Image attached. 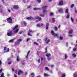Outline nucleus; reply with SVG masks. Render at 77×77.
<instances>
[{"label":"nucleus","instance_id":"nucleus-55","mask_svg":"<svg viewBox=\"0 0 77 77\" xmlns=\"http://www.w3.org/2000/svg\"><path fill=\"white\" fill-rule=\"evenodd\" d=\"M48 60H50L51 59V58L50 57H48Z\"/></svg>","mask_w":77,"mask_h":77},{"label":"nucleus","instance_id":"nucleus-42","mask_svg":"<svg viewBox=\"0 0 77 77\" xmlns=\"http://www.w3.org/2000/svg\"><path fill=\"white\" fill-rule=\"evenodd\" d=\"M37 1L38 3H41V0H37Z\"/></svg>","mask_w":77,"mask_h":77},{"label":"nucleus","instance_id":"nucleus-7","mask_svg":"<svg viewBox=\"0 0 77 77\" xmlns=\"http://www.w3.org/2000/svg\"><path fill=\"white\" fill-rule=\"evenodd\" d=\"M59 5L60 6H63V0H61L59 2Z\"/></svg>","mask_w":77,"mask_h":77},{"label":"nucleus","instance_id":"nucleus-2","mask_svg":"<svg viewBox=\"0 0 77 77\" xmlns=\"http://www.w3.org/2000/svg\"><path fill=\"white\" fill-rule=\"evenodd\" d=\"M51 33L52 34V35L54 36V37H57L58 38H59V35L58 34H56L54 33V31H51Z\"/></svg>","mask_w":77,"mask_h":77},{"label":"nucleus","instance_id":"nucleus-34","mask_svg":"<svg viewBox=\"0 0 77 77\" xmlns=\"http://www.w3.org/2000/svg\"><path fill=\"white\" fill-rule=\"evenodd\" d=\"M17 60L18 62V61H20V59H19V57L18 56L17 57Z\"/></svg>","mask_w":77,"mask_h":77},{"label":"nucleus","instance_id":"nucleus-58","mask_svg":"<svg viewBox=\"0 0 77 77\" xmlns=\"http://www.w3.org/2000/svg\"><path fill=\"white\" fill-rule=\"evenodd\" d=\"M38 63H40V59H39L38 60Z\"/></svg>","mask_w":77,"mask_h":77},{"label":"nucleus","instance_id":"nucleus-3","mask_svg":"<svg viewBox=\"0 0 77 77\" xmlns=\"http://www.w3.org/2000/svg\"><path fill=\"white\" fill-rule=\"evenodd\" d=\"M7 35L9 36H13V35L12 34V31L10 30H8L7 32Z\"/></svg>","mask_w":77,"mask_h":77},{"label":"nucleus","instance_id":"nucleus-16","mask_svg":"<svg viewBox=\"0 0 77 77\" xmlns=\"http://www.w3.org/2000/svg\"><path fill=\"white\" fill-rule=\"evenodd\" d=\"M73 77H77V72H75L73 75Z\"/></svg>","mask_w":77,"mask_h":77},{"label":"nucleus","instance_id":"nucleus-48","mask_svg":"<svg viewBox=\"0 0 77 77\" xmlns=\"http://www.w3.org/2000/svg\"><path fill=\"white\" fill-rule=\"evenodd\" d=\"M74 6V4H72L71 5V8H73Z\"/></svg>","mask_w":77,"mask_h":77},{"label":"nucleus","instance_id":"nucleus-33","mask_svg":"<svg viewBox=\"0 0 77 77\" xmlns=\"http://www.w3.org/2000/svg\"><path fill=\"white\" fill-rule=\"evenodd\" d=\"M36 27H38L40 28L41 27V25L39 24H38L36 26Z\"/></svg>","mask_w":77,"mask_h":77},{"label":"nucleus","instance_id":"nucleus-31","mask_svg":"<svg viewBox=\"0 0 77 77\" xmlns=\"http://www.w3.org/2000/svg\"><path fill=\"white\" fill-rule=\"evenodd\" d=\"M34 10H40V8H34Z\"/></svg>","mask_w":77,"mask_h":77},{"label":"nucleus","instance_id":"nucleus-4","mask_svg":"<svg viewBox=\"0 0 77 77\" xmlns=\"http://www.w3.org/2000/svg\"><path fill=\"white\" fill-rule=\"evenodd\" d=\"M44 41L45 42H46V44H48V42H50V39H48V38L47 37H46L44 39Z\"/></svg>","mask_w":77,"mask_h":77},{"label":"nucleus","instance_id":"nucleus-8","mask_svg":"<svg viewBox=\"0 0 77 77\" xmlns=\"http://www.w3.org/2000/svg\"><path fill=\"white\" fill-rule=\"evenodd\" d=\"M23 73H24V72H23V71H22L21 70H19V71L18 72V75H21V74H23Z\"/></svg>","mask_w":77,"mask_h":77},{"label":"nucleus","instance_id":"nucleus-24","mask_svg":"<svg viewBox=\"0 0 77 77\" xmlns=\"http://www.w3.org/2000/svg\"><path fill=\"white\" fill-rule=\"evenodd\" d=\"M23 23L25 26H27V23H26V21H23Z\"/></svg>","mask_w":77,"mask_h":77},{"label":"nucleus","instance_id":"nucleus-27","mask_svg":"<svg viewBox=\"0 0 77 77\" xmlns=\"http://www.w3.org/2000/svg\"><path fill=\"white\" fill-rule=\"evenodd\" d=\"M8 52H9V48L7 49L5 53H8Z\"/></svg>","mask_w":77,"mask_h":77},{"label":"nucleus","instance_id":"nucleus-28","mask_svg":"<svg viewBox=\"0 0 77 77\" xmlns=\"http://www.w3.org/2000/svg\"><path fill=\"white\" fill-rule=\"evenodd\" d=\"M71 20L72 22V23H74V19L72 18V17H71Z\"/></svg>","mask_w":77,"mask_h":77},{"label":"nucleus","instance_id":"nucleus-14","mask_svg":"<svg viewBox=\"0 0 77 77\" xmlns=\"http://www.w3.org/2000/svg\"><path fill=\"white\" fill-rule=\"evenodd\" d=\"M44 76L45 77H49L50 76V75L48 74H47L45 73H44Z\"/></svg>","mask_w":77,"mask_h":77},{"label":"nucleus","instance_id":"nucleus-46","mask_svg":"<svg viewBox=\"0 0 77 77\" xmlns=\"http://www.w3.org/2000/svg\"><path fill=\"white\" fill-rule=\"evenodd\" d=\"M30 38H27V39L26 40V42H28V41H29V40H30Z\"/></svg>","mask_w":77,"mask_h":77},{"label":"nucleus","instance_id":"nucleus-23","mask_svg":"<svg viewBox=\"0 0 77 77\" xmlns=\"http://www.w3.org/2000/svg\"><path fill=\"white\" fill-rule=\"evenodd\" d=\"M34 45H39V44H38V42H34Z\"/></svg>","mask_w":77,"mask_h":77},{"label":"nucleus","instance_id":"nucleus-22","mask_svg":"<svg viewBox=\"0 0 77 77\" xmlns=\"http://www.w3.org/2000/svg\"><path fill=\"white\" fill-rule=\"evenodd\" d=\"M21 41H22V40L21 39H19L17 40V42H21Z\"/></svg>","mask_w":77,"mask_h":77},{"label":"nucleus","instance_id":"nucleus-13","mask_svg":"<svg viewBox=\"0 0 77 77\" xmlns=\"http://www.w3.org/2000/svg\"><path fill=\"white\" fill-rule=\"evenodd\" d=\"M59 12L62 13L63 12V9L62 8H60L58 10Z\"/></svg>","mask_w":77,"mask_h":77},{"label":"nucleus","instance_id":"nucleus-5","mask_svg":"<svg viewBox=\"0 0 77 77\" xmlns=\"http://www.w3.org/2000/svg\"><path fill=\"white\" fill-rule=\"evenodd\" d=\"M7 21L9 23H11L12 22V20L11 17H9L7 19Z\"/></svg>","mask_w":77,"mask_h":77},{"label":"nucleus","instance_id":"nucleus-50","mask_svg":"<svg viewBox=\"0 0 77 77\" xmlns=\"http://www.w3.org/2000/svg\"><path fill=\"white\" fill-rule=\"evenodd\" d=\"M60 40H62L63 39V37H60Z\"/></svg>","mask_w":77,"mask_h":77},{"label":"nucleus","instance_id":"nucleus-21","mask_svg":"<svg viewBox=\"0 0 77 77\" xmlns=\"http://www.w3.org/2000/svg\"><path fill=\"white\" fill-rule=\"evenodd\" d=\"M15 38H14L13 39H12L11 40H10L9 41V42H13L14 41V40H15Z\"/></svg>","mask_w":77,"mask_h":77},{"label":"nucleus","instance_id":"nucleus-6","mask_svg":"<svg viewBox=\"0 0 77 77\" xmlns=\"http://www.w3.org/2000/svg\"><path fill=\"white\" fill-rule=\"evenodd\" d=\"M29 32H28V34L29 35V36H32V35H31L30 34V33L29 32H30L31 33H32V32H34V30H32L31 29H29Z\"/></svg>","mask_w":77,"mask_h":77},{"label":"nucleus","instance_id":"nucleus-45","mask_svg":"<svg viewBox=\"0 0 77 77\" xmlns=\"http://www.w3.org/2000/svg\"><path fill=\"white\" fill-rule=\"evenodd\" d=\"M49 26V23H47L46 24V26Z\"/></svg>","mask_w":77,"mask_h":77},{"label":"nucleus","instance_id":"nucleus-18","mask_svg":"<svg viewBox=\"0 0 77 77\" xmlns=\"http://www.w3.org/2000/svg\"><path fill=\"white\" fill-rule=\"evenodd\" d=\"M47 6H45L42 7V9L45 10L47 8Z\"/></svg>","mask_w":77,"mask_h":77},{"label":"nucleus","instance_id":"nucleus-41","mask_svg":"<svg viewBox=\"0 0 77 77\" xmlns=\"http://www.w3.org/2000/svg\"><path fill=\"white\" fill-rule=\"evenodd\" d=\"M45 50L46 51L45 52V53H47V48H45Z\"/></svg>","mask_w":77,"mask_h":77},{"label":"nucleus","instance_id":"nucleus-26","mask_svg":"<svg viewBox=\"0 0 77 77\" xmlns=\"http://www.w3.org/2000/svg\"><path fill=\"white\" fill-rule=\"evenodd\" d=\"M65 12L66 14H68V9H66L65 11Z\"/></svg>","mask_w":77,"mask_h":77},{"label":"nucleus","instance_id":"nucleus-35","mask_svg":"<svg viewBox=\"0 0 77 77\" xmlns=\"http://www.w3.org/2000/svg\"><path fill=\"white\" fill-rule=\"evenodd\" d=\"M4 73H2V74H1V76H0V77H5V76H4Z\"/></svg>","mask_w":77,"mask_h":77},{"label":"nucleus","instance_id":"nucleus-10","mask_svg":"<svg viewBox=\"0 0 77 77\" xmlns=\"http://www.w3.org/2000/svg\"><path fill=\"white\" fill-rule=\"evenodd\" d=\"M18 5H15L13 7V8L15 9H18Z\"/></svg>","mask_w":77,"mask_h":77},{"label":"nucleus","instance_id":"nucleus-59","mask_svg":"<svg viewBox=\"0 0 77 77\" xmlns=\"http://www.w3.org/2000/svg\"><path fill=\"white\" fill-rule=\"evenodd\" d=\"M44 59V57H42L41 58V60H43V59Z\"/></svg>","mask_w":77,"mask_h":77},{"label":"nucleus","instance_id":"nucleus-17","mask_svg":"<svg viewBox=\"0 0 77 77\" xmlns=\"http://www.w3.org/2000/svg\"><path fill=\"white\" fill-rule=\"evenodd\" d=\"M72 56H73V57H75L77 56V55H76V54H75L73 53L72 54Z\"/></svg>","mask_w":77,"mask_h":77},{"label":"nucleus","instance_id":"nucleus-47","mask_svg":"<svg viewBox=\"0 0 77 77\" xmlns=\"http://www.w3.org/2000/svg\"><path fill=\"white\" fill-rule=\"evenodd\" d=\"M65 59H67L68 58V56L67 55V54H66L65 55Z\"/></svg>","mask_w":77,"mask_h":77},{"label":"nucleus","instance_id":"nucleus-57","mask_svg":"<svg viewBox=\"0 0 77 77\" xmlns=\"http://www.w3.org/2000/svg\"><path fill=\"white\" fill-rule=\"evenodd\" d=\"M69 37H72V35H69Z\"/></svg>","mask_w":77,"mask_h":77},{"label":"nucleus","instance_id":"nucleus-53","mask_svg":"<svg viewBox=\"0 0 77 77\" xmlns=\"http://www.w3.org/2000/svg\"><path fill=\"white\" fill-rule=\"evenodd\" d=\"M23 31H20L19 32V34H22L23 33Z\"/></svg>","mask_w":77,"mask_h":77},{"label":"nucleus","instance_id":"nucleus-39","mask_svg":"<svg viewBox=\"0 0 77 77\" xmlns=\"http://www.w3.org/2000/svg\"><path fill=\"white\" fill-rule=\"evenodd\" d=\"M73 51H77V50L76 49V48H73Z\"/></svg>","mask_w":77,"mask_h":77},{"label":"nucleus","instance_id":"nucleus-12","mask_svg":"<svg viewBox=\"0 0 77 77\" xmlns=\"http://www.w3.org/2000/svg\"><path fill=\"white\" fill-rule=\"evenodd\" d=\"M69 34L70 35L72 34L73 33V29H70L69 31Z\"/></svg>","mask_w":77,"mask_h":77},{"label":"nucleus","instance_id":"nucleus-63","mask_svg":"<svg viewBox=\"0 0 77 77\" xmlns=\"http://www.w3.org/2000/svg\"><path fill=\"white\" fill-rule=\"evenodd\" d=\"M75 47H76V48H77V44H76L75 45Z\"/></svg>","mask_w":77,"mask_h":77},{"label":"nucleus","instance_id":"nucleus-43","mask_svg":"<svg viewBox=\"0 0 77 77\" xmlns=\"http://www.w3.org/2000/svg\"><path fill=\"white\" fill-rule=\"evenodd\" d=\"M40 17H44V15L42 14H40Z\"/></svg>","mask_w":77,"mask_h":77},{"label":"nucleus","instance_id":"nucleus-1","mask_svg":"<svg viewBox=\"0 0 77 77\" xmlns=\"http://www.w3.org/2000/svg\"><path fill=\"white\" fill-rule=\"evenodd\" d=\"M18 27V25H17L13 28V29L14 30V33H17L18 32L19 29H17Z\"/></svg>","mask_w":77,"mask_h":77},{"label":"nucleus","instance_id":"nucleus-44","mask_svg":"<svg viewBox=\"0 0 77 77\" xmlns=\"http://www.w3.org/2000/svg\"><path fill=\"white\" fill-rule=\"evenodd\" d=\"M31 75H35V74L34 73H32L31 74Z\"/></svg>","mask_w":77,"mask_h":77},{"label":"nucleus","instance_id":"nucleus-61","mask_svg":"<svg viewBox=\"0 0 77 77\" xmlns=\"http://www.w3.org/2000/svg\"><path fill=\"white\" fill-rule=\"evenodd\" d=\"M8 11L9 12H11V10L9 9H8Z\"/></svg>","mask_w":77,"mask_h":77},{"label":"nucleus","instance_id":"nucleus-9","mask_svg":"<svg viewBox=\"0 0 77 77\" xmlns=\"http://www.w3.org/2000/svg\"><path fill=\"white\" fill-rule=\"evenodd\" d=\"M26 19H27V20H34V18L33 17H28L26 18Z\"/></svg>","mask_w":77,"mask_h":77},{"label":"nucleus","instance_id":"nucleus-38","mask_svg":"<svg viewBox=\"0 0 77 77\" xmlns=\"http://www.w3.org/2000/svg\"><path fill=\"white\" fill-rule=\"evenodd\" d=\"M54 30H57V27L56 26H55L54 27Z\"/></svg>","mask_w":77,"mask_h":77},{"label":"nucleus","instance_id":"nucleus-56","mask_svg":"<svg viewBox=\"0 0 77 77\" xmlns=\"http://www.w3.org/2000/svg\"><path fill=\"white\" fill-rule=\"evenodd\" d=\"M46 29L47 30H48V26H46Z\"/></svg>","mask_w":77,"mask_h":77},{"label":"nucleus","instance_id":"nucleus-15","mask_svg":"<svg viewBox=\"0 0 77 77\" xmlns=\"http://www.w3.org/2000/svg\"><path fill=\"white\" fill-rule=\"evenodd\" d=\"M43 10V12L44 14H46L47 13V11L46 10L42 9Z\"/></svg>","mask_w":77,"mask_h":77},{"label":"nucleus","instance_id":"nucleus-51","mask_svg":"<svg viewBox=\"0 0 77 77\" xmlns=\"http://www.w3.org/2000/svg\"><path fill=\"white\" fill-rule=\"evenodd\" d=\"M11 63H12V61L9 62L8 63V65H10V64H11Z\"/></svg>","mask_w":77,"mask_h":77},{"label":"nucleus","instance_id":"nucleus-20","mask_svg":"<svg viewBox=\"0 0 77 77\" xmlns=\"http://www.w3.org/2000/svg\"><path fill=\"white\" fill-rule=\"evenodd\" d=\"M46 56H47V57H48L51 56V54H50L48 53L46 54Z\"/></svg>","mask_w":77,"mask_h":77},{"label":"nucleus","instance_id":"nucleus-30","mask_svg":"<svg viewBox=\"0 0 77 77\" xmlns=\"http://www.w3.org/2000/svg\"><path fill=\"white\" fill-rule=\"evenodd\" d=\"M50 16H52V15H54V13L53 12L50 13Z\"/></svg>","mask_w":77,"mask_h":77},{"label":"nucleus","instance_id":"nucleus-60","mask_svg":"<svg viewBox=\"0 0 77 77\" xmlns=\"http://www.w3.org/2000/svg\"><path fill=\"white\" fill-rule=\"evenodd\" d=\"M23 3H26V0H24L23 1Z\"/></svg>","mask_w":77,"mask_h":77},{"label":"nucleus","instance_id":"nucleus-62","mask_svg":"<svg viewBox=\"0 0 77 77\" xmlns=\"http://www.w3.org/2000/svg\"><path fill=\"white\" fill-rule=\"evenodd\" d=\"M51 67H53V66H54V65H51Z\"/></svg>","mask_w":77,"mask_h":77},{"label":"nucleus","instance_id":"nucleus-36","mask_svg":"<svg viewBox=\"0 0 77 77\" xmlns=\"http://www.w3.org/2000/svg\"><path fill=\"white\" fill-rule=\"evenodd\" d=\"M69 18V14H67L66 17V18L68 19Z\"/></svg>","mask_w":77,"mask_h":77},{"label":"nucleus","instance_id":"nucleus-54","mask_svg":"<svg viewBox=\"0 0 77 77\" xmlns=\"http://www.w3.org/2000/svg\"><path fill=\"white\" fill-rule=\"evenodd\" d=\"M39 51H37V55H38V56H39Z\"/></svg>","mask_w":77,"mask_h":77},{"label":"nucleus","instance_id":"nucleus-29","mask_svg":"<svg viewBox=\"0 0 77 77\" xmlns=\"http://www.w3.org/2000/svg\"><path fill=\"white\" fill-rule=\"evenodd\" d=\"M30 51H29L28 52V53L27 54V55L26 56V58H27L28 57V56H29V54H30Z\"/></svg>","mask_w":77,"mask_h":77},{"label":"nucleus","instance_id":"nucleus-64","mask_svg":"<svg viewBox=\"0 0 77 77\" xmlns=\"http://www.w3.org/2000/svg\"><path fill=\"white\" fill-rule=\"evenodd\" d=\"M50 72L51 73H53V71L52 70L50 71Z\"/></svg>","mask_w":77,"mask_h":77},{"label":"nucleus","instance_id":"nucleus-11","mask_svg":"<svg viewBox=\"0 0 77 77\" xmlns=\"http://www.w3.org/2000/svg\"><path fill=\"white\" fill-rule=\"evenodd\" d=\"M35 19H38V20L39 21H41V20H42V18H41V17L39 16L36 17Z\"/></svg>","mask_w":77,"mask_h":77},{"label":"nucleus","instance_id":"nucleus-37","mask_svg":"<svg viewBox=\"0 0 77 77\" xmlns=\"http://www.w3.org/2000/svg\"><path fill=\"white\" fill-rule=\"evenodd\" d=\"M45 69L47 71H49V69L48 67H45Z\"/></svg>","mask_w":77,"mask_h":77},{"label":"nucleus","instance_id":"nucleus-25","mask_svg":"<svg viewBox=\"0 0 77 77\" xmlns=\"http://www.w3.org/2000/svg\"><path fill=\"white\" fill-rule=\"evenodd\" d=\"M6 50H7V48H6V47H4V50L5 53L6 52Z\"/></svg>","mask_w":77,"mask_h":77},{"label":"nucleus","instance_id":"nucleus-52","mask_svg":"<svg viewBox=\"0 0 77 77\" xmlns=\"http://www.w3.org/2000/svg\"><path fill=\"white\" fill-rule=\"evenodd\" d=\"M31 8V6H29L27 7V9H29V8Z\"/></svg>","mask_w":77,"mask_h":77},{"label":"nucleus","instance_id":"nucleus-40","mask_svg":"<svg viewBox=\"0 0 77 77\" xmlns=\"http://www.w3.org/2000/svg\"><path fill=\"white\" fill-rule=\"evenodd\" d=\"M65 74H62L61 77H65Z\"/></svg>","mask_w":77,"mask_h":77},{"label":"nucleus","instance_id":"nucleus-49","mask_svg":"<svg viewBox=\"0 0 77 77\" xmlns=\"http://www.w3.org/2000/svg\"><path fill=\"white\" fill-rule=\"evenodd\" d=\"M2 71H3V69H1L0 70V73H2Z\"/></svg>","mask_w":77,"mask_h":77},{"label":"nucleus","instance_id":"nucleus-19","mask_svg":"<svg viewBox=\"0 0 77 77\" xmlns=\"http://www.w3.org/2000/svg\"><path fill=\"white\" fill-rule=\"evenodd\" d=\"M17 70L15 71V74H14V77H17Z\"/></svg>","mask_w":77,"mask_h":77},{"label":"nucleus","instance_id":"nucleus-32","mask_svg":"<svg viewBox=\"0 0 77 77\" xmlns=\"http://www.w3.org/2000/svg\"><path fill=\"white\" fill-rule=\"evenodd\" d=\"M52 21L53 23H54V22H55V19L54 18H52Z\"/></svg>","mask_w":77,"mask_h":77}]
</instances>
